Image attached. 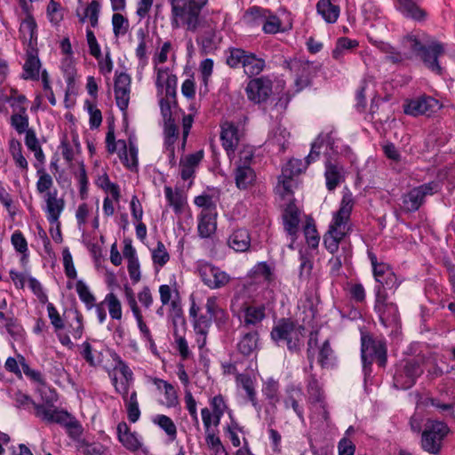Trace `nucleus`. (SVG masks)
Segmentation results:
<instances>
[{
    "instance_id": "864d4df0",
    "label": "nucleus",
    "mask_w": 455,
    "mask_h": 455,
    "mask_svg": "<svg viewBox=\"0 0 455 455\" xmlns=\"http://www.w3.org/2000/svg\"><path fill=\"white\" fill-rule=\"evenodd\" d=\"M179 136V129L175 119L164 120V145L175 144Z\"/></svg>"
},
{
    "instance_id": "2f4dec72",
    "label": "nucleus",
    "mask_w": 455,
    "mask_h": 455,
    "mask_svg": "<svg viewBox=\"0 0 455 455\" xmlns=\"http://www.w3.org/2000/svg\"><path fill=\"white\" fill-rule=\"evenodd\" d=\"M228 246L237 252L247 251L251 246V235L247 229L238 228L233 231L228 240Z\"/></svg>"
},
{
    "instance_id": "de8ad7c7",
    "label": "nucleus",
    "mask_w": 455,
    "mask_h": 455,
    "mask_svg": "<svg viewBox=\"0 0 455 455\" xmlns=\"http://www.w3.org/2000/svg\"><path fill=\"white\" fill-rule=\"evenodd\" d=\"M26 108L20 107L19 113L13 114L11 116V124L20 134L27 132L28 130V116L26 114Z\"/></svg>"
},
{
    "instance_id": "ddd939ff",
    "label": "nucleus",
    "mask_w": 455,
    "mask_h": 455,
    "mask_svg": "<svg viewBox=\"0 0 455 455\" xmlns=\"http://www.w3.org/2000/svg\"><path fill=\"white\" fill-rule=\"evenodd\" d=\"M362 358L363 361H375L379 367L387 363V347L382 339H373L369 334H362Z\"/></svg>"
},
{
    "instance_id": "5701e85b",
    "label": "nucleus",
    "mask_w": 455,
    "mask_h": 455,
    "mask_svg": "<svg viewBox=\"0 0 455 455\" xmlns=\"http://www.w3.org/2000/svg\"><path fill=\"white\" fill-rule=\"evenodd\" d=\"M123 256L127 261V271L132 284L140 283L142 278L140 263L137 251L132 243H125L123 249Z\"/></svg>"
},
{
    "instance_id": "13d9d810",
    "label": "nucleus",
    "mask_w": 455,
    "mask_h": 455,
    "mask_svg": "<svg viewBox=\"0 0 455 455\" xmlns=\"http://www.w3.org/2000/svg\"><path fill=\"white\" fill-rule=\"evenodd\" d=\"M356 40H352L347 37H339L337 40L336 46L332 51V58L339 60L345 50H350L358 46Z\"/></svg>"
},
{
    "instance_id": "412c9836",
    "label": "nucleus",
    "mask_w": 455,
    "mask_h": 455,
    "mask_svg": "<svg viewBox=\"0 0 455 455\" xmlns=\"http://www.w3.org/2000/svg\"><path fill=\"white\" fill-rule=\"evenodd\" d=\"M307 395H308V403L312 405L313 408L320 409V413L322 414V418L323 420H328L329 412L327 411L326 403L324 401V396L322 391V388L318 383V381L312 378L307 387Z\"/></svg>"
},
{
    "instance_id": "39448f33",
    "label": "nucleus",
    "mask_w": 455,
    "mask_h": 455,
    "mask_svg": "<svg viewBox=\"0 0 455 455\" xmlns=\"http://www.w3.org/2000/svg\"><path fill=\"white\" fill-rule=\"evenodd\" d=\"M275 280L274 267L267 262H259L248 271L243 289L247 294H253L259 291L262 287L271 288L270 285Z\"/></svg>"
},
{
    "instance_id": "f3484780",
    "label": "nucleus",
    "mask_w": 455,
    "mask_h": 455,
    "mask_svg": "<svg viewBox=\"0 0 455 455\" xmlns=\"http://www.w3.org/2000/svg\"><path fill=\"white\" fill-rule=\"evenodd\" d=\"M303 211L294 201H290L283 208L282 213L283 224L285 232L291 236L292 242L298 237L299 223Z\"/></svg>"
},
{
    "instance_id": "423d86ee",
    "label": "nucleus",
    "mask_w": 455,
    "mask_h": 455,
    "mask_svg": "<svg viewBox=\"0 0 455 455\" xmlns=\"http://www.w3.org/2000/svg\"><path fill=\"white\" fill-rule=\"evenodd\" d=\"M307 167L306 162L300 159H291L283 168L282 174L275 188L276 195L284 198L294 195V189L298 188V182L294 177L299 175Z\"/></svg>"
},
{
    "instance_id": "7c9ffc66",
    "label": "nucleus",
    "mask_w": 455,
    "mask_h": 455,
    "mask_svg": "<svg viewBox=\"0 0 455 455\" xmlns=\"http://www.w3.org/2000/svg\"><path fill=\"white\" fill-rule=\"evenodd\" d=\"M324 176L326 180V188L331 191L344 180V168L338 163L327 161L325 164Z\"/></svg>"
},
{
    "instance_id": "bf43d9fd",
    "label": "nucleus",
    "mask_w": 455,
    "mask_h": 455,
    "mask_svg": "<svg viewBox=\"0 0 455 455\" xmlns=\"http://www.w3.org/2000/svg\"><path fill=\"white\" fill-rule=\"evenodd\" d=\"M10 153L12 154L16 164L20 168H28V162L22 155V147L19 140L15 139L10 140Z\"/></svg>"
},
{
    "instance_id": "e433bc0d",
    "label": "nucleus",
    "mask_w": 455,
    "mask_h": 455,
    "mask_svg": "<svg viewBox=\"0 0 455 455\" xmlns=\"http://www.w3.org/2000/svg\"><path fill=\"white\" fill-rule=\"evenodd\" d=\"M316 12L327 23L332 24L337 21L340 10L330 0H319L316 4Z\"/></svg>"
},
{
    "instance_id": "603ef678",
    "label": "nucleus",
    "mask_w": 455,
    "mask_h": 455,
    "mask_svg": "<svg viewBox=\"0 0 455 455\" xmlns=\"http://www.w3.org/2000/svg\"><path fill=\"white\" fill-rule=\"evenodd\" d=\"M307 68V64L299 61H295L291 64V69L297 72L295 78L296 92H300L308 84V77L304 74Z\"/></svg>"
},
{
    "instance_id": "a211bd4d",
    "label": "nucleus",
    "mask_w": 455,
    "mask_h": 455,
    "mask_svg": "<svg viewBox=\"0 0 455 455\" xmlns=\"http://www.w3.org/2000/svg\"><path fill=\"white\" fill-rule=\"evenodd\" d=\"M108 311L110 317L113 320H122L123 317V307L121 300L114 292L108 293L104 299L98 303L96 306V315L99 322L103 323L107 320V312Z\"/></svg>"
},
{
    "instance_id": "37998d69",
    "label": "nucleus",
    "mask_w": 455,
    "mask_h": 455,
    "mask_svg": "<svg viewBox=\"0 0 455 455\" xmlns=\"http://www.w3.org/2000/svg\"><path fill=\"white\" fill-rule=\"evenodd\" d=\"M95 183L107 195L111 196L113 199H119L120 188L117 184L110 181L109 177L106 172H104L102 175H99L95 180Z\"/></svg>"
},
{
    "instance_id": "393cba45",
    "label": "nucleus",
    "mask_w": 455,
    "mask_h": 455,
    "mask_svg": "<svg viewBox=\"0 0 455 455\" xmlns=\"http://www.w3.org/2000/svg\"><path fill=\"white\" fill-rule=\"evenodd\" d=\"M117 436L119 442L128 451L132 452L138 451L142 446L140 438L135 432H132L129 426L125 422H120L117 425Z\"/></svg>"
},
{
    "instance_id": "052dcab7",
    "label": "nucleus",
    "mask_w": 455,
    "mask_h": 455,
    "mask_svg": "<svg viewBox=\"0 0 455 455\" xmlns=\"http://www.w3.org/2000/svg\"><path fill=\"white\" fill-rule=\"evenodd\" d=\"M247 53L248 52L241 48L230 49L229 54L227 56V64L232 68L243 67V60H245Z\"/></svg>"
},
{
    "instance_id": "2eb2a0df",
    "label": "nucleus",
    "mask_w": 455,
    "mask_h": 455,
    "mask_svg": "<svg viewBox=\"0 0 455 455\" xmlns=\"http://www.w3.org/2000/svg\"><path fill=\"white\" fill-rule=\"evenodd\" d=\"M422 373L423 369L419 363L408 361L397 367L394 375V384L400 389L411 388Z\"/></svg>"
},
{
    "instance_id": "cd10ccee",
    "label": "nucleus",
    "mask_w": 455,
    "mask_h": 455,
    "mask_svg": "<svg viewBox=\"0 0 455 455\" xmlns=\"http://www.w3.org/2000/svg\"><path fill=\"white\" fill-rule=\"evenodd\" d=\"M396 9L405 18L416 21L426 20L427 12L421 9L413 0H396Z\"/></svg>"
},
{
    "instance_id": "aec40b11",
    "label": "nucleus",
    "mask_w": 455,
    "mask_h": 455,
    "mask_svg": "<svg viewBox=\"0 0 455 455\" xmlns=\"http://www.w3.org/2000/svg\"><path fill=\"white\" fill-rule=\"evenodd\" d=\"M47 313L51 324L52 325L60 344L68 348H72L74 347V343L72 342L70 336L62 331L65 329V319L62 318L60 312L52 303L47 304Z\"/></svg>"
},
{
    "instance_id": "e2e57ef3",
    "label": "nucleus",
    "mask_w": 455,
    "mask_h": 455,
    "mask_svg": "<svg viewBox=\"0 0 455 455\" xmlns=\"http://www.w3.org/2000/svg\"><path fill=\"white\" fill-rule=\"evenodd\" d=\"M347 291L350 299L357 304L365 303L366 292L362 283H348Z\"/></svg>"
},
{
    "instance_id": "4d7b16f0",
    "label": "nucleus",
    "mask_w": 455,
    "mask_h": 455,
    "mask_svg": "<svg viewBox=\"0 0 455 455\" xmlns=\"http://www.w3.org/2000/svg\"><path fill=\"white\" fill-rule=\"evenodd\" d=\"M368 256L371 260L373 275L376 281L381 277H384V275H387V273L393 272L389 265L384 262H378L377 256L374 253L369 252Z\"/></svg>"
},
{
    "instance_id": "f704fd0d",
    "label": "nucleus",
    "mask_w": 455,
    "mask_h": 455,
    "mask_svg": "<svg viewBox=\"0 0 455 455\" xmlns=\"http://www.w3.org/2000/svg\"><path fill=\"white\" fill-rule=\"evenodd\" d=\"M302 396L303 392L301 388L291 387L286 390V395L283 399L285 408H292L294 412L301 420L304 419V411L302 406L299 404V402L302 399Z\"/></svg>"
},
{
    "instance_id": "a19ab883",
    "label": "nucleus",
    "mask_w": 455,
    "mask_h": 455,
    "mask_svg": "<svg viewBox=\"0 0 455 455\" xmlns=\"http://www.w3.org/2000/svg\"><path fill=\"white\" fill-rule=\"evenodd\" d=\"M265 67V60L263 59L256 57L255 54L249 52L245 60H243V70L249 76L259 75Z\"/></svg>"
},
{
    "instance_id": "bb28decb",
    "label": "nucleus",
    "mask_w": 455,
    "mask_h": 455,
    "mask_svg": "<svg viewBox=\"0 0 455 455\" xmlns=\"http://www.w3.org/2000/svg\"><path fill=\"white\" fill-rule=\"evenodd\" d=\"M64 322L67 334L71 335L75 339L82 338L84 331V315L77 308L70 309Z\"/></svg>"
},
{
    "instance_id": "dca6fc26",
    "label": "nucleus",
    "mask_w": 455,
    "mask_h": 455,
    "mask_svg": "<svg viewBox=\"0 0 455 455\" xmlns=\"http://www.w3.org/2000/svg\"><path fill=\"white\" fill-rule=\"evenodd\" d=\"M203 8V4H197L196 0H188V3L183 4L172 16L179 18L187 30L195 32L199 28L203 27L202 19L200 17Z\"/></svg>"
},
{
    "instance_id": "4be33fe9",
    "label": "nucleus",
    "mask_w": 455,
    "mask_h": 455,
    "mask_svg": "<svg viewBox=\"0 0 455 455\" xmlns=\"http://www.w3.org/2000/svg\"><path fill=\"white\" fill-rule=\"evenodd\" d=\"M159 298L163 307H168L175 315L181 313L180 292L175 287L162 284L158 288Z\"/></svg>"
},
{
    "instance_id": "473e14b6",
    "label": "nucleus",
    "mask_w": 455,
    "mask_h": 455,
    "mask_svg": "<svg viewBox=\"0 0 455 455\" xmlns=\"http://www.w3.org/2000/svg\"><path fill=\"white\" fill-rule=\"evenodd\" d=\"M153 383L158 390L164 393L165 399L164 405L167 408H175L180 404L178 391L172 384L158 378H155Z\"/></svg>"
},
{
    "instance_id": "09e8293b",
    "label": "nucleus",
    "mask_w": 455,
    "mask_h": 455,
    "mask_svg": "<svg viewBox=\"0 0 455 455\" xmlns=\"http://www.w3.org/2000/svg\"><path fill=\"white\" fill-rule=\"evenodd\" d=\"M201 418L204 432L217 430L221 420V418L211 412L210 408L208 407H204L201 409Z\"/></svg>"
},
{
    "instance_id": "72a5a7b5",
    "label": "nucleus",
    "mask_w": 455,
    "mask_h": 455,
    "mask_svg": "<svg viewBox=\"0 0 455 455\" xmlns=\"http://www.w3.org/2000/svg\"><path fill=\"white\" fill-rule=\"evenodd\" d=\"M259 332L252 331L244 333L237 343V350L244 356H250L257 352Z\"/></svg>"
},
{
    "instance_id": "a18cd8bd",
    "label": "nucleus",
    "mask_w": 455,
    "mask_h": 455,
    "mask_svg": "<svg viewBox=\"0 0 455 455\" xmlns=\"http://www.w3.org/2000/svg\"><path fill=\"white\" fill-rule=\"evenodd\" d=\"M100 12V4L99 1L92 0L84 9V12L83 15L77 14L79 16V21L84 23L88 18L90 20L92 27L95 28L98 26Z\"/></svg>"
},
{
    "instance_id": "49530a36",
    "label": "nucleus",
    "mask_w": 455,
    "mask_h": 455,
    "mask_svg": "<svg viewBox=\"0 0 455 455\" xmlns=\"http://www.w3.org/2000/svg\"><path fill=\"white\" fill-rule=\"evenodd\" d=\"M154 423L158 425L166 433L172 442L177 438V427L170 417L164 414L156 415L154 419Z\"/></svg>"
},
{
    "instance_id": "79ce46f5",
    "label": "nucleus",
    "mask_w": 455,
    "mask_h": 455,
    "mask_svg": "<svg viewBox=\"0 0 455 455\" xmlns=\"http://www.w3.org/2000/svg\"><path fill=\"white\" fill-rule=\"evenodd\" d=\"M76 291L80 300L85 305V307L90 310L92 307L96 308V298L91 291L88 285L82 280H78L76 283Z\"/></svg>"
},
{
    "instance_id": "0eeeda50",
    "label": "nucleus",
    "mask_w": 455,
    "mask_h": 455,
    "mask_svg": "<svg viewBox=\"0 0 455 455\" xmlns=\"http://www.w3.org/2000/svg\"><path fill=\"white\" fill-rule=\"evenodd\" d=\"M449 432L450 428L444 422L427 420L421 434V448L430 454H438Z\"/></svg>"
},
{
    "instance_id": "774afa93",
    "label": "nucleus",
    "mask_w": 455,
    "mask_h": 455,
    "mask_svg": "<svg viewBox=\"0 0 455 455\" xmlns=\"http://www.w3.org/2000/svg\"><path fill=\"white\" fill-rule=\"evenodd\" d=\"M428 403L435 407L444 418H450L455 420V404L441 403L435 398H429L427 401V404Z\"/></svg>"
},
{
    "instance_id": "ea45409f",
    "label": "nucleus",
    "mask_w": 455,
    "mask_h": 455,
    "mask_svg": "<svg viewBox=\"0 0 455 455\" xmlns=\"http://www.w3.org/2000/svg\"><path fill=\"white\" fill-rule=\"evenodd\" d=\"M235 380L237 386L241 387L245 391L248 400L252 403L253 406H256L258 402L253 379L248 374H238L235 378Z\"/></svg>"
},
{
    "instance_id": "c03bdc74",
    "label": "nucleus",
    "mask_w": 455,
    "mask_h": 455,
    "mask_svg": "<svg viewBox=\"0 0 455 455\" xmlns=\"http://www.w3.org/2000/svg\"><path fill=\"white\" fill-rule=\"evenodd\" d=\"M438 182H429L412 188L409 193V199H423L425 196H433L439 190Z\"/></svg>"
},
{
    "instance_id": "a878e982",
    "label": "nucleus",
    "mask_w": 455,
    "mask_h": 455,
    "mask_svg": "<svg viewBox=\"0 0 455 455\" xmlns=\"http://www.w3.org/2000/svg\"><path fill=\"white\" fill-rule=\"evenodd\" d=\"M220 140L227 154H234L239 142L238 130L234 123L227 121L221 124Z\"/></svg>"
},
{
    "instance_id": "6e6552de",
    "label": "nucleus",
    "mask_w": 455,
    "mask_h": 455,
    "mask_svg": "<svg viewBox=\"0 0 455 455\" xmlns=\"http://www.w3.org/2000/svg\"><path fill=\"white\" fill-rule=\"evenodd\" d=\"M42 400L46 404H35L36 416L49 423L67 424L70 419V414L56 408L53 405L58 400V395L54 389L48 388V394L44 395L42 389H39Z\"/></svg>"
},
{
    "instance_id": "1a4fd4ad",
    "label": "nucleus",
    "mask_w": 455,
    "mask_h": 455,
    "mask_svg": "<svg viewBox=\"0 0 455 455\" xmlns=\"http://www.w3.org/2000/svg\"><path fill=\"white\" fill-rule=\"evenodd\" d=\"M196 271L204 284L212 290L221 289L232 280L226 271L205 260L197 261Z\"/></svg>"
},
{
    "instance_id": "f03ea898",
    "label": "nucleus",
    "mask_w": 455,
    "mask_h": 455,
    "mask_svg": "<svg viewBox=\"0 0 455 455\" xmlns=\"http://www.w3.org/2000/svg\"><path fill=\"white\" fill-rule=\"evenodd\" d=\"M352 210V201H342L340 208L333 213L328 230L323 235V246L330 253H336L341 244L344 251V261L350 256V252L343 245V242L351 231L350 216Z\"/></svg>"
},
{
    "instance_id": "6ab92c4d",
    "label": "nucleus",
    "mask_w": 455,
    "mask_h": 455,
    "mask_svg": "<svg viewBox=\"0 0 455 455\" xmlns=\"http://www.w3.org/2000/svg\"><path fill=\"white\" fill-rule=\"evenodd\" d=\"M245 92L253 103L264 102L272 93V82L264 76L251 79L246 84Z\"/></svg>"
},
{
    "instance_id": "680f3d73",
    "label": "nucleus",
    "mask_w": 455,
    "mask_h": 455,
    "mask_svg": "<svg viewBox=\"0 0 455 455\" xmlns=\"http://www.w3.org/2000/svg\"><path fill=\"white\" fill-rule=\"evenodd\" d=\"M376 46L381 52L386 54V59L392 63H400L403 60L401 52H398L390 44L385 42H378Z\"/></svg>"
},
{
    "instance_id": "c9c22d12",
    "label": "nucleus",
    "mask_w": 455,
    "mask_h": 455,
    "mask_svg": "<svg viewBox=\"0 0 455 455\" xmlns=\"http://www.w3.org/2000/svg\"><path fill=\"white\" fill-rule=\"evenodd\" d=\"M150 252L154 269L157 273L170 261V253L162 241H158Z\"/></svg>"
},
{
    "instance_id": "338daca9",
    "label": "nucleus",
    "mask_w": 455,
    "mask_h": 455,
    "mask_svg": "<svg viewBox=\"0 0 455 455\" xmlns=\"http://www.w3.org/2000/svg\"><path fill=\"white\" fill-rule=\"evenodd\" d=\"M210 411L222 418L228 410V404L224 396L220 394L209 400Z\"/></svg>"
},
{
    "instance_id": "3c124183",
    "label": "nucleus",
    "mask_w": 455,
    "mask_h": 455,
    "mask_svg": "<svg viewBox=\"0 0 455 455\" xmlns=\"http://www.w3.org/2000/svg\"><path fill=\"white\" fill-rule=\"evenodd\" d=\"M64 209V201H47V220L59 229V218Z\"/></svg>"
},
{
    "instance_id": "b1692460",
    "label": "nucleus",
    "mask_w": 455,
    "mask_h": 455,
    "mask_svg": "<svg viewBox=\"0 0 455 455\" xmlns=\"http://www.w3.org/2000/svg\"><path fill=\"white\" fill-rule=\"evenodd\" d=\"M205 308L208 315L215 322L219 328L228 325L229 315L228 311L220 304V299L216 296H210L206 299Z\"/></svg>"
},
{
    "instance_id": "f8f14e48",
    "label": "nucleus",
    "mask_w": 455,
    "mask_h": 455,
    "mask_svg": "<svg viewBox=\"0 0 455 455\" xmlns=\"http://www.w3.org/2000/svg\"><path fill=\"white\" fill-rule=\"evenodd\" d=\"M441 107L437 100L426 94L408 99L403 105L404 114L413 117L420 116L429 117L436 113Z\"/></svg>"
},
{
    "instance_id": "5fc2aeb1",
    "label": "nucleus",
    "mask_w": 455,
    "mask_h": 455,
    "mask_svg": "<svg viewBox=\"0 0 455 455\" xmlns=\"http://www.w3.org/2000/svg\"><path fill=\"white\" fill-rule=\"evenodd\" d=\"M379 284L375 287V294L378 293L379 290H383L387 291V290H393L395 292L398 287L400 286V282L397 279L396 275L394 272L387 273V275H384L380 279L376 281Z\"/></svg>"
},
{
    "instance_id": "c756f323",
    "label": "nucleus",
    "mask_w": 455,
    "mask_h": 455,
    "mask_svg": "<svg viewBox=\"0 0 455 455\" xmlns=\"http://www.w3.org/2000/svg\"><path fill=\"white\" fill-rule=\"evenodd\" d=\"M27 58L23 66L22 77L26 80H38L41 62L37 55V50L31 47L27 51Z\"/></svg>"
},
{
    "instance_id": "7ed1b4c3",
    "label": "nucleus",
    "mask_w": 455,
    "mask_h": 455,
    "mask_svg": "<svg viewBox=\"0 0 455 455\" xmlns=\"http://www.w3.org/2000/svg\"><path fill=\"white\" fill-rule=\"evenodd\" d=\"M404 41L410 44L412 52L420 58L427 68L436 75L443 74V68L439 63V58L445 52L443 44L427 34L421 36L407 35Z\"/></svg>"
},
{
    "instance_id": "58836bf2",
    "label": "nucleus",
    "mask_w": 455,
    "mask_h": 455,
    "mask_svg": "<svg viewBox=\"0 0 455 455\" xmlns=\"http://www.w3.org/2000/svg\"><path fill=\"white\" fill-rule=\"evenodd\" d=\"M303 232L308 247L316 249L319 245L320 235L317 231L315 221L311 216H305Z\"/></svg>"
},
{
    "instance_id": "69168bd1",
    "label": "nucleus",
    "mask_w": 455,
    "mask_h": 455,
    "mask_svg": "<svg viewBox=\"0 0 455 455\" xmlns=\"http://www.w3.org/2000/svg\"><path fill=\"white\" fill-rule=\"evenodd\" d=\"M113 33L115 36H124L129 28L128 20L120 13H114L112 16Z\"/></svg>"
},
{
    "instance_id": "20e7f679",
    "label": "nucleus",
    "mask_w": 455,
    "mask_h": 455,
    "mask_svg": "<svg viewBox=\"0 0 455 455\" xmlns=\"http://www.w3.org/2000/svg\"><path fill=\"white\" fill-rule=\"evenodd\" d=\"M305 328L291 318H281L272 328L271 338L276 343H282L291 352L299 351L303 346Z\"/></svg>"
},
{
    "instance_id": "9b49d317",
    "label": "nucleus",
    "mask_w": 455,
    "mask_h": 455,
    "mask_svg": "<svg viewBox=\"0 0 455 455\" xmlns=\"http://www.w3.org/2000/svg\"><path fill=\"white\" fill-rule=\"evenodd\" d=\"M114 367L108 371V377L118 395H124L126 390H130L133 384V372L128 364L117 355L113 358Z\"/></svg>"
},
{
    "instance_id": "4c0bfd02",
    "label": "nucleus",
    "mask_w": 455,
    "mask_h": 455,
    "mask_svg": "<svg viewBox=\"0 0 455 455\" xmlns=\"http://www.w3.org/2000/svg\"><path fill=\"white\" fill-rule=\"evenodd\" d=\"M117 143L123 147V152L120 153V159L123 164L130 170L135 169L138 165V149L136 146L130 141L127 149L125 140H119Z\"/></svg>"
},
{
    "instance_id": "6e6d98bb",
    "label": "nucleus",
    "mask_w": 455,
    "mask_h": 455,
    "mask_svg": "<svg viewBox=\"0 0 455 455\" xmlns=\"http://www.w3.org/2000/svg\"><path fill=\"white\" fill-rule=\"evenodd\" d=\"M263 395L270 404L275 406L279 402V384L273 379L265 382L262 388Z\"/></svg>"
},
{
    "instance_id": "f257e3e1",
    "label": "nucleus",
    "mask_w": 455,
    "mask_h": 455,
    "mask_svg": "<svg viewBox=\"0 0 455 455\" xmlns=\"http://www.w3.org/2000/svg\"><path fill=\"white\" fill-rule=\"evenodd\" d=\"M248 300L244 301L238 309L235 308V298L232 300L231 309L241 319L243 326H256L267 317V310L271 309L276 300L275 290L262 287L259 291L247 294Z\"/></svg>"
},
{
    "instance_id": "8fccbe9b",
    "label": "nucleus",
    "mask_w": 455,
    "mask_h": 455,
    "mask_svg": "<svg viewBox=\"0 0 455 455\" xmlns=\"http://www.w3.org/2000/svg\"><path fill=\"white\" fill-rule=\"evenodd\" d=\"M254 179L253 170L247 166H239L235 172V183L239 188H246Z\"/></svg>"
},
{
    "instance_id": "4468645a",
    "label": "nucleus",
    "mask_w": 455,
    "mask_h": 455,
    "mask_svg": "<svg viewBox=\"0 0 455 455\" xmlns=\"http://www.w3.org/2000/svg\"><path fill=\"white\" fill-rule=\"evenodd\" d=\"M202 212L198 220L197 230L203 238L211 237L217 228V210L213 201H195Z\"/></svg>"
},
{
    "instance_id": "9d476101",
    "label": "nucleus",
    "mask_w": 455,
    "mask_h": 455,
    "mask_svg": "<svg viewBox=\"0 0 455 455\" xmlns=\"http://www.w3.org/2000/svg\"><path fill=\"white\" fill-rule=\"evenodd\" d=\"M374 311L385 327H396L400 323L397 305L388 299L387 292L383 290L375 294Z\"/></svg>"
},
{
    "instance_id": "c85d7f7f",
    "label": "nucleus",
    "mask_w": 455,
    "mask_h": 455,
    "mask_svg": "<svg viewBox=\"0 0 455 455\" xmlns=\"http://www.w3.org/2000/svg\"><path fill=\"white\" fill-rule=\"evenodd\" d=\"M220 41L221 38L217 35L213 28L204 30L196 38V43L200 45V52L204 55L214 52L218 49Z\"/></svg>"
},
{
    "instance_id": "0e129e2a",
    "label": "nucleus",
    "mask_w": 455,
    "mask_h": 455,
    "mask_svg": "<svg viewBox=\"0 0 455 455\" xmlns=\"http://www.w3.org/2000/svg\"><path fill=\"white\" fill-rule=\"evenodd\" d=\"M11 243L15 251L23 257L27 256L28 247V241L20 230H15L11 236Z\"/></svg>"
}]
</instances>
